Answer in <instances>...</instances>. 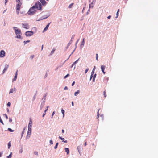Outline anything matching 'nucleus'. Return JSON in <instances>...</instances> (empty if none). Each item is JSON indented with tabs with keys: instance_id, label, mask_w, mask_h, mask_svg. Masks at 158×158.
<instances>
[{
	"instance_id": "3c124183",
	"label": "nucleus",
	"mask_w": 158,
	"mask_h": 158,
	"mask_svg": "<svg viewBox=\"0 0 158 158\" xmlns=\"http://www.w3.org/2000/svg\"><path fill=\"white\" fill-rule=\"evenodd\" d=\"M111 17V16L110 15H109L107 17V18L108 19H110Z\"/></svg>"
},
{
	"instance_id": "e433bc0d",
	"label": "nucleus",
	"mask_w": 158,
	"mask_h": 158,
	"mask_svg": "<svg viewBox=\"0 0 158 158\" xmlns=\"http://www.w3.org/2000/svg\"><path fill=\"white\" fill-rule=\"evenodd\" d=\"M0 122L2 124H3V125L4 124V123H3V122L2 121V120L1 119L0 117Z\"/></svg>"
},
{
	"instance_id": "bf43d9fd",
	"label": "nucleus",
	"mask_w": 158,
	"mask_h": 158,
	"mask_svg": "<svg viewBox=\"0 0 158 158\" xmlns=\"http://www.w3.org/2000/svg\"><path fill=\"white\" fill-rule=\"evenodd\" d=\"M79 147H77V149L78 150V151H79Z\"/></svg>"
},
{
	"instance_id": "052dcab7",
	"label": "nucleus",
	"mask_w": 158,
	"mask_h": 158,
	"mask_svg": "<svg viewBox=\"0 0 158 158\" xmlns=\"http://www.w3.org/2000/svg\"><path fill=\"white\" fill-rule=\"evenodd\" d=\"M47 18V17H46V18H43V19H45V18Z\"/></svg>"
},
{
	"instance_id": "c9c22d12",
	"label": "nucleus",
	"mask_w": 158,
	"mask_h": 158,
	"mask_svg": "<svg viewBox=\"0 0 158 158\" xmlns=\"http://www.w3.org/2000/svg\"><path fill=\"white\" fill-rule=\"evenodd\" d=\"M73 3H72L71 4H70L69 6V8H71L72 6H73Z\"/></svg>"
},
{
	"instance_id": "58836bf2",
	"label": "nucleus",
	"mask_w": 158,
	"mask_h": 158,
	"mask_svg": "<svg viewBox=\"0 0 158 158\" xmlns=\"http://www.w3.org/2000/svg\"><path fill=\"white\" fill-rule=\"evenodd\" d=\"M50 144H53V142L52 140H50Z\"/></svg>"
},
{
	"instance_id": "b1692460",
	"label": "nucleus",
	"mask_w": 158,
	"mask_h": 158,
	"mask_svg": "<svg viewBox=\"0 0 158 158\" xmlns=\"http://www.w3.org/2000/svg\"><path fill=\"white\" fill-rule=\"evenodd\" d=\"M61 112L63 114V116L64 117V110H63L62 109L61 110Z\"/></svg>"
},
{
	"instance_id": "bb28decb",
	"label": "nucleus",
	"mask_w": 158,
	"mask_h": 158,
	"mask_svg": "<svg viewBox=\"0 0 158 158\" xmlns=\"http://www.w3.org/2000/svg\"><path fill=\"white\" fill-rule=\"evenodd\" d=\"M8 131H10V132H13L14 131V130H12V129H11V128H8Z\"/></svg>"
},
{
	"instance_id": "f3484780",
	"label": "nucleus",
	"mask_w": 158,
	"mask_h": 158,
	"mask_svg": "<svg viewBox=\"0 0 158 158\" xmlns=\"http://www.w3.org/2000/svg\"><path fill=\"white\" fill-rule=\"evenodd\" d=\"M59 138L60 139H61V140H62V141L64 142V143H67V140L64 141V138H62V137H60V136H59Z\"/></svg>"
},
{
	"instance_id": "72a5a7b5",
	"label": "nucleus",
	"mask_w": 158,
	"mask_h": 158,
	"mask_svg": "<svg viewBox=\"0 0 158 158\" xmlns=\"http://www.w3.org/2000/svg\"><path fill=\"white\" fill-rule=\"evenodd\" d=\"M30 40L25 41H24V44H26V43L29 42H30Z\"/></svg>"
},
{
	"instance_id": "5fc2aeb1",
	"label": "nucleus",
	"mask_w": 158,
	"mask_h": 158,
	"mask_svg": "<svg viewBox=\"0 0 158 158\" xmlns=\"http://www.w3.org/2000/svg\"><path fill=\"white\" fill-rule=\"evenodd\" d=\"M87 145V143L86 142H85V144H84V145H85V146H86Z\"/></svg>"
},
{
	"instance_id": "8fccbe9b",
	"label": "nucleus",
	"mask_w": 158,
	"mask_h": 158,
	"mask_svg": "<svg viewBox=\"0 0 158 158\" xmlns=\"http://www.w3.org/2000/svg\"><path fill=\"white\" fill-rule=\"evenodd\" d=\"M17 2H20V0H16Z\"/></svg>"
},
{
	"instance_id": "13d9d810",
	"label": "nucleus",
	"mask_w": 158,
	"mask_h": 158,
	"mask_svg": "<svg viewBox=\"0 0 158 158\" xmlns=\"http://www.w3.org/2000/svg\"><path fill=\"white\" fill-rule=\"evenodd\" d=\"M2 153H1L0 152V157H1V156H2Z\"/></svg>"
},
{
	"instance_id": "ddd939ff",
	"label": "nucleus",
	"mask_w": 158,
	"mask_h": 158,
	"mask_svg": "<svg viewBox=\"0 0 158 158\" xmlns=\"http://www.w3.org/2000/svg\"><path fill=\"white\" fill-rule=\"evenodd\" d=\"M50 23H49L44 28L43 30V32L45 31L48 28L49 24Z\"/></svg>"
},
{
	"instance_id": "20e7f679",
	"label": "nucleus",
	"mask_w": 158,
	"mask_h": 158,
	"mask_svg": "<svg viewBox=\"0 0 158 158\" xmlns=\"http://www.w3.org/2000/svg\"><path fill=\"white\" fill-rule=\"evenodd\" d=\"M95 69V66H94L92 72L91 73V75L90 76V79H92L93 78V79H95V78H96V74H94V71Z\"/></svg>"
},
{
	"instance_id": "09e8293b",
	"label": "nucleus",
	"mask_w": 158,
	"mask_h": 158,
	"mask_svg": "<svg viewBox=\"0 0 158 158\" xmlns=\"http://www.w3.org/2000/svg\"><path fill=\"white\" fill-rule=\"evenodd\" d=\"M75 81H73V83H72V86H73L74 85V84H75Z\"/></svg>"
},
{
	"instance_id": "393cba45",
	"label": "nucleus",
	"mask_w": 158,
	"mask_h": 158,
	"mask_svg": "<svg viewBox=\"0 0 158 158\" xmlns=\"http://www.w3.org/2000/svg\"><path fill=\"white\" fill-rule=\"evenodd\" d=\"M119 10L118 9V11H117V12L116 13V18H117L118 17V12H119Z\"/></svg>"
},
{
	"instance_id": "f03ea898",
	"label": "nucleus",
	"mask_w": 158,
	"mask_h": 158,
	"mask_svg": "<svg viewBox=\"0 0 158 158\" xmlns=\"http://www.w3.org/2000/svg\"><path fill=\"white\" fill-rule=\"evenodd\" d=\"M33 7H34V8L36 9H37L40 10H42V6L41 4L39 2L35 3V5L33 6Z\"/></svg>"
},
{
	"instance_id": "412c9836",
	"label": "nucleus",
	"mask_w": 158,
	"mask_h": 158,
	"mask_svg": "<svg viewBox=\"0 0 158 158\" xmlns=\"http://www.w3.org/2000/svg\"><path fill=\"white\" fill-rule=\"evenodd\" d=\"M74 39V36L73 35L71 37V40H70V41L69 42V43L70 44L71 43V42H72V41Z\"/></svg>"
},
{
	"instance_id": "49530a36",
	"label": "nucleus",
	"mask_w": 158,
	"mask_h": 158,
	"mask_svg": "<svg viewBox=\"0 0 158 158\" xmlns=\"http://www.w3.org/2000/svg\"><path fill=\"white\" fill-rule=\"evenodd\" d=\"M68 88L67 86H66L64 88V90H67Z\"/></svg>"
},
{
	"instance_id": "2eb2a0df",
	"label": "nucleus",
	"mask_w": 158,
	"mask_h": 158,
	"mask_svg": "<svg viewBox=\"0 0 158 158\" xmlns=\"http://www.w3.org/2000/svg\"><path fill=\"white\" fill-rule=\"evenodd\" d=\"M65 151L66 152L67 155L69 154V149L68 148H65L64 149Z\"/></svg>"
},
{
	"instance_id": "4c0bfd02",
	"label": "nucleus",
	"mask_w": 158,
	"mask_h": 158,
	"mask_svg": "<svg viewBox=\"0 0 158 158\" xmlns=\"http://www.w3.org/2000/svg\"><path fill=\"white\" fill-rule=\"evenodd\" d=\"M13 89H10V90L9 92V93H12L13 92Z\"/></svg>"
},
{
	"instance_id": "680f3d73",
	"label": "nucleus",
	"mask_w": 158,
	"mask_h": 158,
	"mask_svg": "<svg viewBox=\"0 0 158 158\" xmlns=\"http://www.w3.org/2000/svg\"><path fill=\"white\" fill-rule=\"evenodd\" d=\"M95 80H93V82H94Z\"/></svg>"
},
{
	"instance_id": "1a4fd4ad",
	"label": "nucleus",
	"mask_w": 158,
	"mask_h": 158,
	"mask_svg": "<svg viewBox=\"0 0 158 158\" xmlns=\"http://www.w3.org/2000/svg\"><path fill=\"white\" fill-rule=\"evenodd\" d=\"M32 125V121L31 119V118H30L29 119V123L28 126V128L30 127L31 128V127Z\"/></svg>"
},
{
	"instance_id": "a211bd4d",
	"label": "nucleus",
	"mask_w": 158,
	"mask_h": 158,
	"mask_svg": "<svg viewBox=\"0 0 158 158\" xmlns=\"http://www.w3.org/2000/svg\"><path fill=\"white\" fill-rule=\"evenodd\" d=\"M80 90H78L77 92H75L74 93V95L77 96L80 93Z\"/></svg>"
},
{
	"instance_id": "c85d7f7f",
	"label": "nucleus",
	"mask_w": 158,
	"mask_h": 158,
	"mask_svg": "<svg viewBox=\"0 0 158 158\" xmlns=\"http://www.w3.org/2000/svg\"><path fill=\"white\" fill-rule=\"evenodd\" d=\"M58 144V143H56V145L54 147V148L55 149H56L57 148Z\"/></svg>"
},
{
	"instance_id": "de8ad7c7",
	"label": "nucleus",
	"mask_w": 158,
	"mask_h": 158,
	"mask_svg": "<svg viewBox=\"0 0 158 158\" xmlns=\"http://www.w3.org/2000/svg\"><path fill=\"white\" fill-rule=\"evenodd\" d=\"M5 5H6V3L7 2H8V0H5Z\"/></svg>"
},
{
	"instance_id": "37998d69",
	"label": "nucleus",
	"mask_w": 158,
	"mask_h": 158,
	"mask_svg": "<svg viewBox=\"0 0 158 158\" xmlns=\"http://www.w3.org/2000/svg\"><path fill=\"white\" fill-rule=\"evenodd\" d=\"M99 114L98 111V112L97 113V117L98 118L99 117Z\"/></svg>"
},
{
	"instance_id": "f704fd0d",
	"label": "nucleus",
	"mask_w": 158,
	"mask_h": 158,
	"mask_svg": "<svg viewBox=\"0 0 158 158\" xmlns=\"http://www.w3.org/2000/svg\"><path fill=\"white\" fill-rule=\"evenodd\" d=\"M3 115L5 116L6 119H8V116L6 114H4Z\"/></svg>"
},
{
	"instance_id": "a19ab883",
	"label": "nucleus",
	"mask_w": 158,
	"mask_h": 158,
	"mask_svg": "<svg viewBox=\"0 0 158 158\" xmlns=\"http://www.w3.org/2000/svg\"><path fill=\"white\" fill-rule=\"evenodd\" d=\"M96 59L97 60H98V55L97 54H96Z\"/></svg>"
},
{
	"instance_id": "6e6552de",
	"label": "nucleus",
	"mask_w": 158,
	"mask_h": 158,
	"mask_svg": "<svg viewBox=\"0 0 158 158\" xmlns=\"http://www.w3.org/2000/svg\"><path fill=\"white\" fill-rule=\"evenodd\" d=\"M5 52L3 50H1L0 52V57H3L5 56Z\"/></svg>"
},
{
	"instance_id": "79ce46f5",
	"label": "nucleus",
	"mask_w": 158,
	"mask_h": 158,
	"mask_svg": "<svg viewBox=\"0 0 158 158\" xmlns=\"http://www.w3.org/2000/svg\"><path fill=\"white\" fill-rule=\"evenodd\" d=\"M34 57V55H32L31 56L30 58H31V59H32Z\"/></svg>"
},
{
	"instance_id": "c756f323",
	"label": "nucleus",
	"mask_w": 158,
	"mask_h": 158,
	"mask_svg": "<svg viewBox=\"0 0 158 158\" xmlns=\"http://www.w3.org/2000/svg\"><path fill=\"white\" fill-rule=\"evenodd\" d=\"M103 95L105 97H106V93L105 91H104L103 93Z\"/></svg>"
},
{
	"instance_id": "0e129e2a",
	"label": "nucleus",
	"mask_w": 158,
	"mask_h": 158,
	"mask_svg": "<svg viewBox=\"0 0 158 158\" xmlns=\"http://www.w3.org/2000/svg\"><path fill=\"white\" fill-rule=\"evenodd\" d=\"M15 88L14 89V90H15Z\"/></svg>"
},
{
	"instance_id": "6e6d98bb",
	"label": "nucleus",
	"mask_w": 158,
	"mask_h": 158,
	"mask_svg": "<svg viewBox=\"0 0 158 158\" xmlns=\"http://www.w3.org/2000/svg\"><path fill=\"white\" fill-rule=\"evenodd\" d=\"M62 133H64V130L63 129V130H62Z\"/></svg>"
},
{
	"instance_id": "aec40b11",
	"label": "nucleus",
	"mask_w": 158,
	"mask_h": 158,
	"mask_svg": "<svg viewBox=\"0 0 158 158\" xmlns=\"http://www.w3.org/2000/svg\"><path fill=\"white\" fill-rule=\"evenodd\" d=\"M48 106L47 107V109L45 110L44 113L43 114V116H42L43 117H44V116L45 115V113H46V111L48 110Z\"/></svg>"
},
{
	"instance_id": "5701e85b",
	"label": "nucleus",
	"mask_w": 158,
	"mask_h": 158,
	"mask_svg": "<svg viewBox=\"0 0 158 158\" xmlns=\"http://www.w3.org/2000/svg\"><path fill=\"white\" fill-rule=\"evenodd\" d=\"M55 50V48L53 49H52V50L51 51V55H52V54H53Z\"/></svg>"
},
{
	"instance_id": "4d7b16f0",
	"label": "nucleus",
	"mask_w": 158,
	"mask_h": 158,
	"mask_svg": "<svg viewBox=\"0 0 158 158\" xmlns=\"http://www.w3.org/2000/svg\"><path fill=\"white\" fill-rule=\"evenodd\" d=\"M43 45L42 46V50H43Z\"/></svg>"
},
{
	"instance_id": "7ed1b4c3",
	"label": "nucleus",
	"mask_w": 158,
	"mask_h": 158,
	"mask_svg": "<svg viewBox=\"0 0 158 158\" xmlns=\"http://www.w3.org/2000/svg\"><path fill=\"white\" fill-rule=\"evenodd\" d=\"M34 7H31L28 12V14L29 15H32L35 13L36 10L34 8Z\"/></svg>"
},
{
	"instance_id": "6ab92c4d",
	"label": "nucleus",
	"mask_w": 158,
	"mask_h": 158,
	"mask_svg": "<svg viewBox=\"0 0 158 158\" xmlns=\"http://www.w3.org/2000/svg\"><path fill=\"white\" fill-rule=\"evenodd\" d=\"M8 149H9V148H10L11 147V141H10V142L8 143Z\"/></svg>"
},
{
	"instance_id": "9d476101",
	"label": "nucleus",
	"mask_w": 158,
	"mask_h": 158,
	"mask_svg": "<svg viewBox=\"0 0 158 158\" xmlns=\"http://www.w3.org/2000/svg\"><path fill=\"white\" fill-rule=\"evenodd\" d=\"M22 25L23 27L24 28L28 29L29 28L28 25L27 24H23Z\"/></svg>"
},
{
	"instance_id": "4468645a",
	"label": "nucleus",
	"mask_w": 158,
	"mask_h": 158,
	"mask_svg": "<svg viewBox=\"0 0 158 158\" xmlns=\"http://www.w3.org/2000/svg\"><path fill=\"white\" fill-rule=\"evenodd\" d=\"M8 65H5V67L3 70V73H4L6 71V70H7V69L8 68Z\"/></svg>"
},
{
	"instance_id": "e2e57ef3",
	"label": "nucleus",
	"mask_w": 158,
	"mask_h": 158,
	"mask_svg": "<svg viewBox=\"0 0 158 158\" xmlns=\"http://www.w3.org/2000/svg\"><path fill=\"white\" fill-rule=\"evenodd\" d=\"M90 6H91V4H89V7L90 8Z\"/></svg>"
},
{
	"instance_id": "c03bdc74",
	"label": "nucleus",
	"mask_w": 158,
	"mask_h": 158,
	"mask_svg": "<svg viewBox=\"0 0 158 158\" xmlns=\"http://www.w3.org/2000/svg\"><path fill=\"white\" fill-rule=\"evenodd\" d=\"M69 74H68L67 75H66L64 77V78H66L68 76H69Z\"/></svg>"
},
{
	"instance_id": "864d4df0",
	"label": "nucleus",
	"mask_w": 158,
	"mask_h": 158,
	"mask_svg": "<svg viewBox=\"0 0 158 158\" xmlns=\"http://www.w3.org/2000/svg\"><path fill=\"white\" fill-rule=\"evenodd\" d=\"M72 106H74V104H73V102H72Z\"/></svg>"
},
{
	"instance_id": "9b49d317",
	"label": "nucleus",
	"mask_w": 158,
	"mask_h": 158,
	"mask_svg": "<svg viewBox=\"0 0 158 158\" xmlns=\"http://www.w3.org/2000/svg\"><path fill=\"white\" fill-rule=\"evenodd\" d=\"M101 69L102 71L103 72V73L104 74H105V73L104 71V70L105 69V66H104V65H101Z\"/></svg>"
},
{
	"instance_id": "a18cd8bd",
	"label": "nucleus",
	"mask_w": 158,
	"mask_h": 158,
	"mask_svg": "<svg viewBox=\"0 0 158 158\" xmlns=\"http://www.w3.org/2000/svg\"><path fill=\"white\" fill-rule=\"evenodd\" d=\"M55 114V111H54L53 112L52 114V117L53 116V115Z\"/></svg>"
},
{
	"instance_id": "ea45409f",
	"label": "nucleus",
	"mask_w": 158,
	"mask_h": 158,
	"mask_svg": "<svg viewBox=\"0 0 158 158\" xmlns=\"http://www.w3.org/2000/svg\"><path fill=\"white\" fill-rule=\"evenodd\" d=\"M88 70H89V69L88 68L87 69H86L85 71V73H86Z\"/></svg>"
},
{
	"instance_id": "f8f14e48",
	"label": "nucleus",
	"mask_w": 158,
	"mask_h": 158,
	"mask_svg": "<svg viewBox=\"0 0 158 158\" xmlns=\"http://www.w3.org/2000/svg\"><path fill=\"white\" fill-rule=\"evenodd\" d=\"M43 5H44L46 4V2L45 0H39Z\"/></svg>"
},
{
	"instance_id": "39448f33",
	"label": "nucleus",
	"mask_w": 158,
	"mask_h": 158,
	"mask_svg": "<svg viewBox=\"0 0 158 158\" xmlns=\"http://www.w3.org/2000/svg\"><path fill=\"white\" fill-rule=\"evenodd\" d=\"M18 3L17 4L16 6V11L18 14L19 13L20 7L21 6L22 4V3L20 2Z\"/></svg>"
},
{
	"instance_id": "603ef678",
	"label": "nucleus",
	"mask_w": 158,
	"mask_h": 158,
	"mask_svg": "<svg viewBox=\"0 0 158 158\" xmlns=\"http://www.w3.org/2000/svg\"><path fill=\"white\" fill-rule=\"evenodd\" d=\"M9 122H12V120L11 118L9 119Z\"/></svg>"
},
{
	"instance_id": "7c9ffc66",
	"label": "nucleus",
	"mask_w": 158,
	"mask_h": 158,
	"mask_svg": "<svg viewBox=\"0 0 158 158\" xmlns=\"http://www.w3.org/2000/svg\"><path fill=\"white\" fill-rule=\"evenodd\" d=\"M7 106H10L11 105V103L10 102H8V103H7Z\"/></svg>"
},
{
	"instance_id": "f257e3e1",
	"label": "nucleus",
	"mask_w": 158,
	"mask_h": 158,
	"mask_svg": "<svg viewBox=\"0 0 158 158\" xmlns=\"http://www.w3.org/2000/svg\"><path fill=\"white\" fill-rule=\"evenodd\" d=\"M13 28L15 31V33L16 35V38H21V34L20 30L17 29V28L16 27H14Z\"/></svg>"
},
{
	"instance_id": "cd10ccee",
	"label": "nucleus",
	"mask_w": 158,
	"mask_h": 158,
	"mask_svg": "<svg viewBox=\"0 0 158 158\" xmlns=\"http://www.w3.org/2000/svg\"><path fill=\"white\" fill-rule=\"evenodd\" d=\"M85 38H83V40L81 44L83 45H84L85 43Z\"/></svg>"
},
{
	"instance_id": "473e14b6",
	"label": "nucleus",
	"mask_w": 158,
	"mask_h": 158,
	"mask_svg": "<svg viewBox=\"0 0 158 158\" xmlns=\"http://www.w3.org/2000/svg\"><path fill=\"white\" fill-rule=\"evenodd\" d=\"M34 154L36 155H38V152L37 151H35L34 152Z\"/></svg>"
},
{
	"instance_id": "423d86ee",
	"label": "nucleus",
	"mask_w": 158,
	"mask_h": 158,
	"mask_svg": "<svg viewBox=\"0 0 158 158\" xmlns=\"http://www.w3.org/2000/svg\"><path fill=\"white\" fill-rule=\"evenodd\" d=\"M33 32L31 31H28L25 33V35L27 36H30L33 35Z\"/></svg>"
},
{
	"instance_id": "4be33fe9",
	"label": "nucleus",
	"mask_w": 158,
	"mask_h": 158,
	"mask_svg": "<svg viewBox=\"0 0 158 158\" xmlns=\"http://www.w3.org/2000/svg\"><path fill=\"white\" fill-rule=\"evenodd\" d=\"M17 72H18V70H17L16 72L15 75V76L14 77V79H16L17 78Z\"/></svg>"
},
{
	"instance_id": "0eeeda50",
	"label": "nucleus",
	"mask_w": 158,
	"mask_h": 158,
	"mask_svg": "<svg viewBox=\"0 0 158 158\" xmlns=\"http://www.w3.org/2000/svg\"><path fill=\"white\" fill-rule=\"evenodd\" d=\"M31 128L30 127H28L27 133V138H29L30 137V136L31 134Z\"/></svg>"
},
{
	"instance_id": "a878e982",
	"label": "nucleus",
	"mask_w": 158,
	"mask_h": 158,
	"mask_svg": "<svg viewBox=\"0 0 158 158\" xmlns=\"http://www.w3.org/2000/svg\"><path fill=\"white\" fill-rule=\"evenodd\" d=\"M25 130V128H24L23 129V131H22V135H21V137H22L23 134H24V130Z\"/></svg>"
},
{
	"instance_id": "2f4dec72",
	"label": "nucleus",
	"mask_w": 158,
	"mask_h": 158,
	"mask_svg": "<svg viewBox=\"0 0 158 158\" xmlns=\"http://www.w3.org/2000/svg\"><path fill=\"white\" fill-rule=\"evenodd\" d=\"M11 154L12 153H11V154L9 156H7V157L8 158H11Z\"/></svg>"
},
{
	"instance_id": "dca6fc26",
	"label": "nucleus",
	"mask_w": 158,
	"mask_h": 158,
	"mask_svg": "<svg viewBox=\"0 0 158 158\" xmlns=\"http://www.w3.org/2000/svg\"><path fill=\"white\" fill-rule=\"evenodd\" d=\"M79 58L77 60L73 63L72 64V67H73L74 65H75L76 63L78 62L79 60ZM75 66H74V68H75Z\"/></svg>"
}]
</instances>
